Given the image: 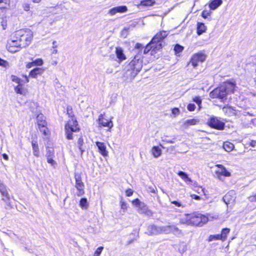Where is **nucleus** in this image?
Here are the masks:
<instances>
[{
  "mask_svg": "<svg viewBox=\"0 0 256 256\" xmlns=\"http://www.w3.org/2000/svg\"><path fill=\"white\" fill-rule=\"evenodd\" d=\"M236 88L235 82L226 80L220 84L210 92V97L212 99H218L221 101L227 100L228 95L233 94Z\"/></svg>",
  "mask_w": 256,
  "mask_h": 256,
  "instance_id": "1",
  "label": "nucleus"
},
{
  "mask_svg": "<svg viewBox=\"0 0 256 256\" xmlns=\"http://www.w3.org/2000/svg\"><path fill=\"white\" fill-rule=\"evenodd\" d=\"M208 220V217L198 212L185 214L181 218L180 222L182 224H186L196 226H202Z\"/></svg>",
  "mask_w": 256,
  "mask_h": 256,
  "instance_id": "2",
  "label": "nucleus"
},
{
  "mask_svg": "<svg viewBox=\"0 0 256 256\" xmlns=\"http://www.w3.org/2000/svg\"><path fill=\"white\" fill-rule=\"evenodd\" d=\"M32 34L28 29L17 31V48H23L28 46L32 39Z\"/></svg>",
  "mask_w": 256,
  "mask_h": 256,
  "instance_id": "3",
  "label": "nucleus"
},
{
  "mask_svg": "<svg viewBox=\"0 0 256 256\" xmlns=\"http://www.w3.org/2000/svg\"><path fill=\"white\" fill-rule=\"evenodd\" d=\"M66 138L68 140L73 139V132H78L80 128L76 118L68 120L64 125Z\"/></svg>",
  "mask_w": 256,
  "mask_h": 256,
  "instance_id": "4",
  "label": "nucleus"
},
{
  "mask_svg": "<svg viewBox=\"0 0 256 256\" xmlns=\"http://www.w3.org/2000/svg\"><path fill=\"white\" fill-rule=\"evenodd\" d=\"M142 67V61L134 56L128 64L127 71L130 72L132 76H134L141 70Z\"/></svg>",
  "mask_w": 256,
  "mask_h": 256,
  "instance_id": "5",
  "label": "nucleus"
},
{
  "mask_svg": "<svg viewBox=\"0 0 256 256\" xmlns=\"http://www.w3.org/2000/svg\"><path fill=\"white\" fill-rule=\"evenodd\" d=\"M36 122L38 130L43 135L46 136L50 134V130L47 126L48 122L44 114H40L37 116Z\"/></svg>",
  "mask_w": 256,
  "mask_h": 256,
  "instance_id": "6",
  "label": "nucleus"
},
{
  "mask_svg": "<svg viewBox=\"0 0 256 256\" xmlns=\"http://www.w3.org/2000/svg\"><path fill=\"white\" fill-rule=\"evenodd\" d=\"M210 128L218 130H222L225 128V123L220 120V118L216 116L210 117L206 122Z\"/></svg>",
  "mask_w": 256,
  "mask_h": 256,
  "instance_id": "7",
  "label": "nucleus"
},
{
  "mask_svg": "<svg viewBox=\"0 0 256 256\" xmlns=\"http://www.w3.org/2000/svg\"><path fill=\"white\" fill-rule=\"evenodd\" d=\"M28 78L26 75L22 74L19 78H17V93L26 96L28 93V90L26 84L28 82Z\"/></svg>",
  "mask_w": 256,
  "mask_h": 256,
  "instance_id": "8",
  "label": "nucleus"
},
{
  "mask_svg": "<svg viewBox=\"0 0 256 256\" xmlns=\"http://www.w3.org/2000/svg\"><path fill=\"white\" fill-rule=\"evenodd\" d=\"M162 48V42L154 40L152 42L151 40L146 46L144 50V54H146L148 52H150L152 55L154 54L157 52Z\"/></svg>",
  "mask_w": 256,
  "mask_h": 256,
  "instance_id": "9",
  "label": "nucleus"
},
{
  "mask_svg": "<svg viewBox=\"0 0 256 256\" xmlns=\"http://www.w3.org/2000/svg\"><path fill=\"white\" fill-rule=\"evenodd\" d=\"M206 54L204 51H200L192 55L188 64H191L194 68H196L199 62H202L206 60Z\"/></svg>",
  "mask_w": 256,
  "mask_h": 256,
  "instance_id": "10",
  "label": "nucleus"
},
{
  "mask_svg": "<svg viewBox=\"0 0 256 256\" xmlns=\"http://www.w3.org/2000/svg\"><path fill=\"white\" fill-rule=\"evenodd\" d=\"M98 122L100 127L108 128L109 130L114 126L112 118H107L105 113L99 115Z\"/></svg>",
  "mask_w": 256,
  "mask_h": 256,
  "instance_id": "11",
  "label": "nucleus"
},
{
  "mask_svg": "<svg viewBox=\"0 0 256 256\" xmlns=\"http://www.w3.org/2000/svg\"><path fill=\"white\" fill-rule=\"evenodd\" d=\"M74 179L76 181L75 187L78 190L77 196H82L84 194V184L82 181L81 174L75 173Z\"/></svg>",
  "mask_w": 256,
  "mask_h": 256,
  "instance_id": "12",
  "label": "nucleus"
},
{
  "mask_svg": "<svg viewBox=\"0 0 256 256\" xmlns=\"http://www.w3.org/2000/svg\"><path fill=\"white\" fill-rule=\"evenodd\" d=\"M218 169L216 170V174L219 177L222 176L224 177H229L231 176V174L228 172L226 168L221 164H217L215 166Z\"/></svg>",
  "mask_w": 256,
  "mask_h": 256,
  "instance_id": "13",
  "label": "nucleus"
},
{
  "mask_svg": "<svg viewBox=\"0 0 256 256\" xmlns=\"http://www.w3.org/2000/svg\"><path fill=\"white\" fill-rule=\"evenodd\" d=\"M115 54L118 62H121L126 60V56L122 48L116 46L115 48Z\"/></svg>",
  "mask_w": 256,
  "mask_h": 256,
  "instance_id": "14",
  "label": "nucleus"
},
{
  "mask_svg": "<svg viewBox=\"0 0 256 256\" xmlns=\"http://www.w3.org/2000/svg\"><path fill=\"white\" fill-rule=\"evenodd\" d=\"M128 11V8L125 6H118L116 7H114L111 8L109 10V14L111 16H114L116 14V13H123L126 12Z\"/></svg>",
  "mask_w": 256,
  "mask_h": 256,
  "instance_id": "15",
  "label": "nucleus"
},
{
  "mask_svg": "<svg viewBox=\"0 0 256 256\" xmlns=\"http://www.w3.org/2000/svg\"><path fill=\"white\" fill-rule=\"evenodd\" d=\"M168 34V32L166 30H160L152 38V42L154 40H156L162 42Z\"/></svg>",
  "mask_w": 256,
  "mask_h": 256,
  "instance_id": "16",
  "label": "nucleus"
},
{
  "mask_svg": "<svg viewBox=\"0 0 256 256\" xmlns=\"http://www.w3.org/2000/svg\"><path fill=\"white\" fill-rule=\"evenodd\" d=\"M96 146L98 149V152L101 155L106 157L108 156V152L106 150V146L104 142H96Z\"/></svg>",
  "mask_w": 256,
  "mask_h": 256,
  "instance_id": "17",
  "label": "nucleus"
},
{
  "mask_svg": "<svg viewBox=\"0 0 256 256\" xmlns=\"http://www.w3.org/2000/svg\"><path fill=\"white\" fill-rule=\"evenodd\" d=\"M32 146L34 156L38 157L40 156V150L36 136L32 138Z\"/></svg>",
  "mask_w": 256,
  "mask_h": 256,
  "instance_id": "18",
  "label": "nucleus"
},
{
  "mask_svg": "<svg viewBox=\"0 0 256 256\" xmlns=\"http://www.w3.org/2000/svg\"><path fill=\"white\" fill-rule=\"evenodd\" d=\"M44 71V69L42 68H35L30 72L29 76L32 78H36L38 76L41 75Z\"/></svg>",
  "mask_w": 256,
  "mask_h": 256,
  "instance_id": "19",
  "label": "nucleus"
},
{
  "mask_svg": "<svg viewBox=\"0 0 256 256\" xmlns=\"http://www.w3.org/2000/svg\"><path fill=\"white\" fill-rule=\"evenodd\" d=\"M230 228H225L222 229L220 234H218L220 240L224 242L228 238V236L230 232Z\"/></svg>",
  "mask_w": 256,
  "mask_h": 256,
  "instance_id": "20",
  "label": "nucleus"
},
{
  "mask_svg": "<svg viewBox=\"0 0 256 256\" xmlns=\"http://www.w3.org/2000/svg\"><path fill=\"white\" fill-rule=\"evenodd\" d=\"M0 192L2 195L4 197L2 198V200L7 202L9 200V196L5 186L2 182L0 180Z\"/></svg>",
  "mask_w": 256,
  "mask_h": 256,
  "instance_id": "21",
  "label": "nucleus"
},
{
  "mask_svg": "<svg viewBox=\"0 0 256 256\" xmlns=\"http://www.w3.org/2000/svg\"><path fill=\"white\" fill-rule=\"evenodd\" d=\"M54 156V150H48L46 151V157L47 162L52 166L56 164V162L53 160Z\"/></svg>",
  "mask_w": 256,
  "mask_h": 256,
  "instance_id": "22",
  "label": "nucleus"
},
{
  "mask_svg": "<svg viewBox=\"0 0 256 256\" xmlns=\"http://www.w3.org/2000/svg\"><path fill=\"white\" fill-rule=\"evenodd\" d=\"M200 122L198 118H192L186 120L184 122L183 126L185 128H188L192 126H195Z\"/></svg>",
  "mask_w": 256,
  "mask_h": 256,
  "instance_id": "23",
  "label": "nucleus"
},
{
  "mask_svg": "<svg viewBox=\"0 0 256 256\" xmlns=\"http://www.w3.org/2000/svg\"><path fill=\"white\" fill-rule=\"evenodd\" d=\"M7 50L12 53L16 52V40H8L6 46Z\"/></svg>",
  "mask_w": 256,
  "mask_h": 256,
  "instance_id": "24",
  "label": "nucleus"
},
{
  "mask_svg": "<svg viewBox=\"0 0 256 256\" xmlns=\"http://www.w3.org/2000/svg\"><path fill=\"white\" fill-rule=\"evenodd\" d=\"M207 30L206 26L204 23L198 22L196 24V34L200 36L205 32Z\"/></svg>",
  "mask_w": 256,
  "mask_h": 256,
  "instance_id": "25",
  "label": "nucleus"
},
{
  "mask_svg": "<svg viewBox=\"0 0 256 256\" xmlns=\"http://www.w3.org/2000/svg\"><path fill=\"white\" fill-rule=\"evenodd\" d=\"M222 3V0H211L208 6L211 10H214L220 6Z\"/></svg>",
  "mask_w": 256,
  "mask_h": 256,
  "instance_id": "26",
  "label": "nucleus"
},
{
  "mask_svg": "<svg viewBox=\"0 0 256 256\" xmlns=\"http://www.w3.org/2000/svg\"><path fill=\"white\" fill-rule=\"evenodd\" d=\"M151 154L156 158L160 156L162 154V150L158 146H153L150 150Z\"/></svg>",
  "mask_w": 256,
  "mask_h": 256,
  "instance_id": "27",
  "label": "nucleus"
},
{
  "mask_svg": "<svg viewBox=\"0 0 256 256\" xmlns=\"http://www.w3.org/2000/svg\"><path fill=\"white\" fill-rule=\"evenodd\" d=\"M222 148L226 151L230 152L234 149V146L232 142L228 141H226L224 142Z\"/></svg>",
  "mask_w": 256,
  "mask_h": 256,
  "instance_id": "28",
  "label": "nucleus"
},
{
  "mask_svg": "<svg viewBox=\"0 0 256 256\" xmlns=\"http://www.w3.org/2000/svg\"><path fill=\"white\" fill-rule=\"evenodd\" d=\"M156 3L155 0H142L139 4V6L148 7L154 6Z\"/></svg>",
  "mask_w": 256,
  "mask_h": 256,
  "instance_id": "29",
  "label": "nucleus"
},
{
  "mask_svg": "<svg viewBox=\"0 0 256 256\" xmlns=\"http://www.w3.org/2000/svg\"><path fill=\"white\" fill-rule=\"evenodd\" d=\"M193 190L197 193L198 195H202V194H203L204 196H205L206 198H208V197L206 196V194L205 193V190L204 188H202L201 186H194L193 188Z\"/></svg>",
  "mask_w": 256,
  "mask_h": 256,
  "instance_id": "30",
  "label": "nucleus"
},
{
  "mask_svg": "<svg viewBox=\"0 0 256 256\" xmlns=\"http://www.w3.org/2000/svg\"><path fill=\"white\" fill-rule=\"evenodd\" d=\"M178 174L183 180L185 182H191V179L188 177V174L182 171H179Z\"/></svg>",
  "mask_w": 256,
  "mask_h": 256,
  "instance_id": "31",
  "label": "nucleus"
},
{
  "mask_svg": "<svg viewBox=\"0 0 256 256\" xmlns=\"http://www.w3.org/2000/svg\"><path fill=\"white\" fill-rule=\"evenodd\" d=\"M80 206L83 209L86 210L88 207V203L86 198H81L79 202Z\"/></svg>",
  "mask_w": 256,
  "mask_h": 256,
  "instance_id": "32",
  "label": "nucleus"
},
{
  "mask_svg": "<svg viewBox=\"0 0 256 256\" xmlns=\"http://www.w3.org/2000/svg\"><path fill=\"white\" fill-rule=\"evenodd\" d=\"M66 114L68 117L70 118H76L74 116V112H73L72 108V106H68L66 107Z\"/></svg>",
  "mask_w": 256,
  "mask_h": 256,
  "instance_id": "33",
  "label": "nucleus"
},
{
  "mask_svg": "<svg viewBox=\"0 0 256 256\" xmlns=\"http://www.w3.org/2000/svg\"><path fill=\"white\" fill-rule=\"evenodd\" d=\"M84 138H83L82 136H80L78 139V148L80 149V150L82 153L84 152V150H83V148H82V146L84 145Z\"/></svg>",
  "mask_w": 256,
  "mask_h": 256,
  "instance_id": "34",
  "label": "nucleus"
},
{
  "mask_svg": "<svg viewBox=\"0 0 256 256\" xmlns=\"http://www.w3.org/2000/svg\"><path fill=\"white\" fill-rule=\"evenodd\" d=\"M184 49V46H182L179 44H176L174 47V51L176 54H177L183 51Z\"/></svg>",
  "mask_w": 256,
  "mask_h": 256,
  "instance_id": "35",
  "label": "nucleus"
},
{
  "mask_svg": "<svg viewBox=\"0 0 256 256\" xmlns=\"http://www.w3.org/2000/svg\"><path fill=\"white\" fill-rule=\"evenodd\" d=\"M10 0H0V8H5L10 4Z\"/></svg>",
  "mask_w": 256,
  "mask_h": 256,
  "instance_id": "36",
  "label": "nucleus"
},
{
  "mask_svg": "<svg viewBox=\"0 0 256 256\" xmlns=\"http://www.w3.org/2000/svg\"><path fill=\"white\" fill-rule=\"evenodd\" d=\"M32 63L34 66H41L43 64L44 62L42 58H37L34 60H33Z\"/></svg>",
  "mask_w": 256,
  "mask_h": 256,
  "instance_id": "37",
  "label": "nucleus"
},
{
  "mask_svg": "<svg viewBox=\"0 0 256 256\" xmlns=\"http://www.w3.org/2000/svg\"><path fill=\"white\" fill-rule=\"evenodd\" d=\"M192 101L195 102L199 106V108H200V106L202 102V100L200 96H196L193 98Z\"/></svg>",
  "mask_w": 256,
  "mask_h": 256,
  "instance_id": "38",
  "label": "nucleus"
},
{
  "mask_svg": "<svg viewBox=\"0 0 256 256\" xmlns=\"http://www.w3.org/2000/svg\"><path fill=\"white\" fill-rule=\"evenodd\" d=\"M103 250L104 247L102 246H99L94 251L93 256H100Z\"/></svg>",
  "mask_w": 256,
  "mask_h": 256,
  "instance_id": "39",
  "label": "nucleus"
},
{
  "mask_svg": "<svg viewBox=\"0 0 256 256\" xmlns=\"http://www.w3.org/2000/svg\"><path fill=\"white\" fill-rule=\"evenodd\" d=\"M220 240V238L218 236V234L210 235L208 239V242H211L213 240Z\"/></svg>",
  "mask_w": 256,
  "mask_h": 256,
  "instance_id": "40",
  "label": "nucleus"
},
{
  "mask_svg": "<svg viewBox=\"0 0 256 256\" xmlns=\"http://www.w3.org/2000/svg\"><path fill=\"white\" fill-rule=\"evenodd\" d=\"M190 197L194 200H206V198H203L200 195L198 194H190Z\"/></svg>",
  "mask_w": 256,
  "mask_h": 256,
  "instance_id": "41",
  "label": "nucleus"
},
{
  "mask_svg": "<svg viewBox=\"0 0 256 256\" xmlns=\"http://www.w3.org/2000/svg\"><path fill=\"white\" fill-rule=\"evenodd\" d=\"M211 14V12L208 10H204L202 12L201 14V16L204 18H206L208 16H210Z\"/></svg>",
  "mask_w": 256,
  "mask_h": 256,
  "instance_id": "42",
  "label": "nucleus"
},
{
  "mask_svg": "<svg viewBox=\"0 0 256 256\" xmlns=\"http://www.w3.org/2000/svg\"><path fill=\"white\" fill-rule=\"evenodd\" d=\"M132 203L133 205L138 207L140 206V205L142 204V202H140V200L138 198H136L133 200L132 201Z\"/></svg>",
  "mask_w": 256,
  "mask_h": 256,
  "instance_id": "43",
  "label": "nucleus"
},
{
  "mask_svg": "<svg viewBox=\"0 0 256 256\" xmlns=\"http://www.w3.org/2000/svg\"><path fill=\"white\" fill-rule=\"evenodd\" d=\"M170 203L174 204L178 207H184V205L180 202L172 200L170 202Z\"/></svg>",
  "mask_w": 256,
  "mask_h": 256,
  "instance_id": "44",
  "label": "nucleus"
},
{
  "mask_svg": "<svg viewBox=\"0 0 256 256\" xmlns=\"http://www.w3.org/2000/svg\"><path fill=\"white\" fill-rule=\"evenodd\" d=\"M126 196H130L134 194V191L131 188H128L125 190Z\"/></svg>",
  "mask_w": 256,
  "mask_h": 256,
  "instance_id": "45",
  "label": "nucleus"
},
{
  "mask_svg": "<svg viewBox=\"0 0 256 256\" xmlns=\"http://www.w3.org/2000/svg\"><path fill=\"white\" fill-rule=\"evenodd\" d=\"M187 108L189 111L192 112L195 110L196 106L194 104H188Z\"/></svg>",
  "mask_w": 256,
  "mask_h": 256,
  "instance_id": "46",
  "label": "nucleus"
},
{
  "mask_svg": "<svg viewBox=\"0 0 256 256\" xmlns=\"http://www.w3.org/2000/svg\"><path fill=\"white\" fill-rule=\"evenodd\" d=\"M22 8L23 10L26 12H28L30 10V4L27 3L22 4Z\"/></svg>",
  "mask_w": 256,
  "mask_h": 256,
  "instance_id": "47",
  "label": "nucleus"
},
{
  "mask_svg": "<svg viewBox=\"0 0 256 256\" xmlns=\"http://www.w3.org/2000/svg\"><path fill=\"white\" fill-rule=\"evenodd\" d=\"M120 208L124 210H126L128 208L126 203L124 201H123V200H121L120 202Z\"/></svg>",
  "mask_w": 256,
  "mask_h": 256,
  "instance_id": "48",
  "label": "nucleus"
},
{
  "mask_svg": "<svg viewBox=\"0 0 256 256\" xmlns=\"http://www.w3.org/2000/svg\"><path fill=\"white\" fill-rule=\"evenodd\" d=\"M172 114L176 116L180 114V110L179 108H174L172 110Z\"/></svg>",
  "mask_w": 256,
  "mask_h": 256,
  "instance_id": "49",
  "label": "nucleus"
},
{
  "mask_svg": "<svg viewBox=\"0 0 256 256\" xmlns=\"http://www.w3.org/2000/svg\"><path fill=\"white\" fill-rule=\"evenodd\" d=\"M8 64V62L0 58V66H2L4 67H6Z\"/></svg>",
  "mask_w": 256,
  "mask_h": 256,
  "instance_id": "50",
  "label": "nucleus"
},
{
  "mask_svg": "<svg viewBox=\"0 0 256 256\" xmlns=\"http://www.w3.org/2000/svg\"><path fill=\"white\" fill-rule=\"evenodd\" d=\"M249 200L251 202H256V193L250 196L248 198Z\"/></svg>",
  "mask_w": 256,
  "mask_h": 256,
  "instance_id": "51",
  "label": "nucleus"
},
{
  "mask_svg": "<svg viewBox=\"0 0 256 256\" xmlns=\"http://www.w3.org/2000/svg\"><path fill=\"white\" fill-rule=\"evenodd\" d=\"M143 48V46L142 44L136 43L135 45V48L138 50H140Z\"/></svg>",
  "mask_w": 256,
  "mask_h": 256,
  "instance_id": "52",
  "label": "nucleus"
},
{
  "mask_svg": "<svg viewBox=\"0 0 256 256\" xmlns=\"http://www.w3.org/2000/svg\"><path fill=\"white\" fill-rule=\"evenodd\" d=\"M249 146L254 147L256 145V140H251L248 144Z\"/></svg>",
  "mask_w": 256,
  "mask_h": 256,
  "instance_id": "53",
  "label": "nucleus"
},
{
  "mask_svg": "<svg viewBox=\"0 0 256 256\" xmlns=\"http://www.w3.org/2000/svg\"><path fill=\"white\" fill-rule=\"evenodd\" d=\"M34 66V64L32 62H29L27 63L26 64V67L28 68H30Z\"/></svg>",
  "mask_w": 256,
  "mask_h": 256,
  "instance_id": "54",
  "label": "nucleus"
},
{
  "mask_svg": "<svg viewBox=\"0 0 256 256\" xmlns=\"http://www.w3.org/2000/svg\"><path fill=\"white\" fill-rule=\"evenodd\" d=\"M1 24H2V26L3 29L5 30L6 28V22H4V20H2V21L1 22Z\"/></svg>",
  "mask_w": 256,
  "mask_h": 256,
  "instance_id": "55",
  "label": "nucleus"
},
{
  "mask_svg": "<svg viewBox=\"0 0 256 256\" xmlns=\"http://www.w3.org/2000/svg\"><path fill=\"white\" fill-rule=\"evenodd\" d=\"M230 196V195L228 194H226L224 196V198L225 200H228V202H230V200H229V198H228V197H229Z\"/></svg>",
  "mask_w": 256,
  "mask_h": 256,
  "instance_id": "56",
  "label": "nucleus"
},
{
  "mask_svg": "<svg viewBox=\"0 0 256 256\" xmlns=\"http://www.w3.org/2000/svg\"><path fill=\"white\" fill-rule=\"evenodd\" d=\"M2 157L4 159H5L6 160H7L8 159V156L6 154H2Z\"/></svg>",
  "mask_w": 256,
  "mask_h": 256,
  "instance_id": "57",
  "label": "nucleus"
},
{
  "mask_svg": "<svg viewBox=\"0 0 256 256\" xmlns=\"http://www.w3.org/2000/svg\"><path fill=\"white\" fill-rule=\"evenodd\" d=\"M34 3H39L41 2V0H32Z\"/></svg>",
  "mask_w": 256,
  "mask_h": 256,
  "instance_id": "58",
  "label": "nucleus"
},
{
  "mask_svg": "<svg viewBox=\"0 0 256 256\" xmlns=\"http://www.w3.org/2000/svg\"><path fill=\"white\" fill-rule=\"evenodd\" d=\"M12 80L14 82V81H16V76H12Z\"/></svg>",
  "mask_w": 256,
  "mask_h": 256,
  "instance_id": "59",
  "label": "nucleus"
},
{
  "mask_svg": "<svg viewBox=\"0 0 256 256\" xmlns=\"http://www.w3.org/2000/svg\"><path fill=\"white\" fill-rule=\"evenodd\" d=\"M160 146L162 148H164V146H162V144H160Z\"/></svg>",
  "mask_w": 256,
  "mask_h": 256,
  "instance_id": "60",
  "label": "nucleus"
},
{
  "mask_svg": "<svg viewBox=\"0 0 256 256\" xmlns=\"http://www.w3.org/2000/svg\"><path fill=\"white\" fill-rule=\"evenodd\" d=\"M142 205H143V206H144V207L146 206L144 203H142Z\"/></svg>",
  "mask_w": 256,
  "mask_h": 256,
  "instance_id": "61",
  "label": "nucleus"
},
{
  "mask_svg": "<svg viewBox=\"0 0 256 256\" xmlns=\"http://www.w3.org/2000/svg\"><path fill=\"white\" fill-rule=\"evenodd\" d=\"M14 90L16 91V86L14 87Z\"/></svg>",
  "mask_w": 256,
  "mask_h": 256,
  "instance_id": "62",
  "label": "nucleus"
},
{
  "mask_svg": "<svg viewBox=\"0 0 256 256\" xmlns=\"http://www.w3.org/2000/svg\"><path fill=\"white\" fill-rule=\"evenodd\" d=\"M2 8H0V11H1L2 10Z\"/></svg>",
  "mask_w": 256,
  "mask_h": 256,
  "instance_id": "63",
  "label": "nucleus"
},
{
  "mask_svg": "<svg viewBox=\"0 0 256 256\" xmlns=\"http://www.w3.org/2000/svg\"><path fill=\"white\" fill-rule=\"evenodd\" d=\"M255 82H256V80H255Z\"/></svg>",
  "mask_w": 256,
  "mask_h": 256,
  "instance_id": "64",
  "label": "nucleus"
}]
</instances>
